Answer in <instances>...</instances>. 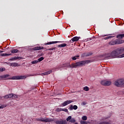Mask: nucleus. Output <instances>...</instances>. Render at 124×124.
I'll list each match as a JSON object with an SVG mask.
<instances>
[{"mask_svg":"<svg viewBox=\"0 0 124 124\" xmlns=\"http://www.w3.org/2000/svg\"><path fill=\"white\" fill-rule=\"evenodd\" d=\"M124 52V48L121 47L116 49L111 53H107L103 55V58L105 59H115V58H124V53L122 54Z\"/></svg>","mask_w":124,"mask_h":124,"instance_id":"obj_1","label":"nucleus"},{"mask_svg":"<svg viewBox=\"0 0 124 124\" xmlns=\"http://www.w3.org/2000/svg\"><path fill=\"white\" fill-rule=\"evenodd\" d=\"M90 62H91V61L90 60L80 61L76 63H73L71 65L69 63L67 65L66 67H68V68H77V67H82V66H84L85 64H88V63H90Z\"/></svg>","mask_w":124,"mask_h":124,"instance_id":"obj_2","label":"nucleus"},{"mask_svg":"<svg viewBox=\"0 0 124 124\" xmlns=\"http://www.w3.org/2000/svg\"><path fill=\"white\" fill-rule=\"evenodd\" d=\"M114 85L116 87H122L124 85V80L123 79H117L114 82Z\"/></svg>","mask_w":124,"mask_h":124,"instance_id":"obj_3","label":"nucleus"},{"mask_svg":"<svg viewBox=\"0 0 124 124\" xmlns=\"http://www.w3.org/2000/svg\"><path fill=\"white\" fill-rule=\"evenodd\" d=\"M25 78H27L26 76H14L10 79L11 80H21L22 79H25Z\"/></svg>","mask_w":124,"mask_h":124,"instance_id":"obj_4","label":"nucleus"},{"mask_svg":"<svg viewBox=\"0 0 124 124\" xmlns=\"http://www.w3.org/2000/svg\"><path fill=\"white\" fill-rule=\"evenodd\" d=\"M38 122H44V123H49L52 122V119L47 118L37 119Z\"/></svg>","mask_w":124,"mask_h":124,"instance_id":"obj_5","label":"nucleus"},{"mask_svg":"<svg viewBox=\"0 0 124 124\" xmlns=\"http://www.w3.org/2000/svg\"><path fill=\"white\" fill-rule=\"evenodd\" d=\"M101 84L102 85V86H110L111 85V81L102 80L101 81Z\"/></svg>","mask_w":124,"mask_h":124,"instance_id":"obj_6","label":"nucleus"},{"mask_svg":"<svg viewBox=\"0 0 124 124\" xmlns=\"http://www.w3.org/2000/svg\"><path fill=\"white\" fill-rule=\"evenodd\" d=\"M56 124H66L67 122L65 120H57L55 122Z\"/></svg>","mask_w":124,"mask_h":124,"instance_id":"obj_7","label":"nucleus"},{"mask_svg":"<svg viewBox=\"0 0 124 124\" xmlns=\"http://www.w3.org/2000/svg\"><path fill=\"white\" fill-rule=\"evenodd\" d=\"M72 101L71 100L65 101L63 103H62L61 105H62V106H66V105H68V104H70V103H72Z\"/></svg>","mask_w":124,"mask_h":124,"instance_id":"obj_8","label":"nucleus"},{"mask_svg":"<svg viewBox=\"0 0 124 124\" xmlns=\"http://www.w3.org/2000/svg\"><path fill=\"white\" fill-rule=\"evenodd\" d=\"M8 96H9V98H17V97H18V95L13 93L9 94Z\"/></svg>","mask_w":124,"mask_h":124,"instance_id":"obj_9","label":"nucleus"},{"mask_svg":"<svg viewBox=\"0 0 124 124\" xmlns=\"http://www.w3.org/2000/svg\"><path fill=\"white\" fill-rule=\"evenodd\" d=\"M110 118V116L106 115L102 116L101 118V121H106L107 120H108Z\"/></svg>","mask_w":124,"mask_h":124,"instance_id":"obj_10","label":"nucleus"},{"mask_svg":"<svg viewBox=\"0 0 124 124\" xmlns=\"http://www.w3.org/2000/svg\"><path fill=\"white\" fill-rule=\"evenodd\" d=\"M59 41H54V42H49L48 43H46V44H45V45H51V44H55L56 43H60Z\"/></svg>","mask_w":124,"mask_h":124,"instance_id":"obj_11","label":"nucleus"},{"mask_svg":"<svg viewBox=\"0 0 124 124\" xmlns=\"http://www.w3.org/2000/svg\"><path fill=\"white\" fill-rule=\"evenodd\" d=\"M7 77H9V75L7 74V75L0 76V80H3L4 79H6Z\"/></svg>","mask_w":124,"mask_h":124,"instance_id":"obj_12","label":"nucleus"},{"mask_svg":"<svg viewBox=\"0 0 124 124\" xmlns=\"http://www.w3.org/2000/svg\"><path fill=\"white\" fill-rule=\"evenodd\" d=\"M51 73H52V70L48 71L47 72L43 73L41 74V76H44V75H49V74H51Z\"/></svg>","mask_w":124,"mask_h":124,"instance_id":"obj_13","label":"nucleus"},{"mask_svg":"<svg viewBox=\"0 0 124 124\" xmlns=\"http://www.w3.org/2000/svg\"><path fill=\"white\" fill-rule=\"evenodd\" d=\"M71 110H77L78 109V107L76 105H74V106L73 105H71L70 107Z\"/></svg>","mask_w":124,"mask_h":124,"instance_id":"obj_14","label":"nucleus"},{"mask_svg":"<svg viewBox=\"0 0 124 124\" xmlns=\"http://www.w3.org/2000/svg\"><path fill=\"white\" fill-rule=\"evenodd\" d=\"M124 34H118L117 36V38H118V39H122L123 38H124Z\"/></svg>","mask_w":124,"mask_h":124,"instance_id":"obj_15","label":"nucleus"},{"mask_svg":"<svg viewBox=\"0 0 124 124\" xmlns=\"http://www.w3.org/2000/svg\"><path fill=\"white\" fill-rule=\"evenodd\" d=\"M124 40H116V44H122L123 43H124Z\"/></svg>","mask_w":124,"mask_h":124,"instance_id":"obj_16","label":"nucleus"},{"mask_svg":"<svg viewBox=\"0 0 124 124\" xmlns=\"http://www.w3.org/2000/svg\"><path fill=\"white\" fill-rule=\"evenodd\" d=\"M71 40L72 41H73V42H75V41H78V40H79V37H74L71 39Z\"/></svg>","mask_w":124,"mask_h":124,"instance_id":"obj_17","label":"nucleus"},{"mask_svg":"<svg viewBox=\"0 0 124 124\" xmlns=\"http://www.w3.org/2000/svg\"><path fill=\"white\" fill-rule=\"evenodd\" d=\"M42 49H43V47L41 46H36L33 48V49L35 50H42Z\"/></svg>","mask_w":124,"mask_h":124,"instance_id":"obj_18","label":"nucleus"},{"mask_svg":"<svg viewBox=\"0 0 124 124\" xmlns=\"http://www.w3.org/2000/svg\"><path fill=\"white\" fill-rule=\"evenodd\" d=\"M115 44H117V41H112L109 42V45H115Z\"/></svg>","mask_w":124,"mask_h":124,"instance_id":"obj_19","label":"nucleus"},{"mask_svg":"<svg viewBox=\"0 0 124 124\" xmlns=\"http://www.w3.org/2000/svg\"><path fill=\"white\" fill-rule=\"evenodd\" d=\"M11 66H19V64L17 63H10Z\"/></svg>","mask_w":124,"mask_h":124,"instance_id":"obj_20","label":"nucleus"},{"mask_svg":"<svg viewBox=\"0 0 124 124\" xmlns=\"http://www.w3.org/2000/svg\"><path fill=\"white\" fill-rule=\"evenodd\" d=\"M11 54H7V53H2L0 54L1 57H6V56H10Z\"/></svg>","mask_w":124,"mask_h":124,"instance_id":"obj_21","label":"nucleus"},{"mask_svg":"<svg viewBox=\"0 0 124 124\" xmlns=\"http://www.w3.org/2000/svg\"><path fill=\"white\" fill-rule=\"evenodd\" d=\"M83 90L85 91V92H89L90 91V88L88 86H85L83 88Z\"/></svg>","mask_w":124,"mask_h":124,"instance_id":"obj_22","label":"nucleus"},{"mask_svg":"<svg viewBox=\"0 0 124 124\" xmlns=\"http://www.w3.org/2000/svg\"><path fill=\"white\" fill-rule=\"evenodd\" d=\"M17 59H20L19 57H15V58H11L10 59V60H9V61H16V60H17Z\"/></svg>","mask_w":124,"mask_h":124,"instance_id":"obj_23","label":"nucleus"},{"mask_svg":"<svg viewBox=\"0 0 124 124\" xmlns=\"http://www.w3.org/2000/svg\"><path fill=\"white\" fill-rule=\"evenodd\" d=\"M11 53L16 54V53H18V49H13L11 50Z\"/></svg>","mask_w":124,"mask_h":124,"instance_id":"obj_24","label":"nucleus"},{"mask_svg":"<svg viewBox=\"0 0 124 124\" xmlns=\"http://www.w3.org/2000/svg\"><path fill=\"white\" fill-rule=\"evenodd\" d=\"M78 58H79V55H77L74 57H72V59L73 60V61H76V60H77Z\"/></svg>","mask_w":124,"mask_h":124,"instance_id":"obj_25","label":"nucleus"},{"mask_svg":"<svg viewBox=\"0 0 124 124\" xmlns=\"http://www.w3.org/2000/svg\"><path fill=\"white\" fill-rule=\"evenodd\" d=\"M71 119H72L71 116H68V118L66 119L67 122H70V121L71 120Z\"/></svg>","mask_w":124,"mask_h":124,"instance_id":"obj_26","label":"nucleus"},{"mask_svg":"<svg viewBox=\"0 0 124 124\" xmlns=\"http://www.w3.org/2000/svg\"><path fill=\"white\" fill-rule=\"evenodd\" d=\"M66 46V44H62L58 46V47H65Z\"/></svg>","mask_w":124,"mask_h":124,"instance_id":"obj_27","label":"nucleus"},{"mask_svg":"<svg viewBox=\"0 0 124 124\" xmlns=\"http://www.w3.org/2000/svg\"><path fill=\"white\" fill-rule=\"evenodd\" d=\"M44 60V58L43 57H42L38 59V62H42Z\"/></svg>","mask_w":124,"mask_h":124,"instance_id":"obj_28","label":"nucleus"},{"mask_svg":"<svg viewBox=\"0 0 124 124\" xmlns=\"http://www.w3.org/2000/svg\"><path fill=\"white\" fill-rule=\"evenodd\" d=\"M75 122H76V120H75V119L73 118L70 120V123H75Z\"/></svg>","mask_w":124,"mask_h":124,"instance_id":"obj_29","label":"nucleus"},{"mask_svg":"<svg viewBox=\"0 0 124 124\" xmlns=\"http://www.w3.org/2000/svg\"><path fill=\"white\" fill-rule=\"evenodd\" d=\"M37 62H38V61L34 60L31 62V63H32V64H35V63H37Z\"/></svg>","mask_w":124,"mask_h":124,"instance_id":"obj_30","label":"nucleus"},{"mask_svg":"<svg viewBox=\"0 0 124 124\" xmlns=\"http://www.w3.org/2000/svg\"><path fill=\"white\" fill-rule=\"evenodd\" d=\"M82 120H83V121H87V116H82Z\"/></svg>","mask_w":124,"mask_h":124,"instance_id":"obj_31","label":"nucleus"},{"mask_svg":"<svg viewBox=\"0 0 124 124\" xmlns=\"http://www.w3.org/2000/svg\"><path fill=\"white\" fill-rule=\"evenodd\" d=\"M6 105H3L0 106V109H2V108H5L6 107Z\"/></svg>","mask_w":124,"mask_h":124,"instance_id":"obj_32","label":"nucleus"},{"mask_svg":"<svg viewBox=\"0 0 124 124\" xmlns=\"http://www.w3.org/2000/svg\"><path fill=\"white\" fill-rule=\"evenodd\" d=\"M56 112H61L62 111V108H58L56 109Z\"/></svg>","mask_w":124,"mask_h":124,"instance_id":"obj_33","label":"nucleus"},{"mask_svg":"<svg viewBox=\"0 0 124 124\" xmlns=\"http://www.w3.org/2000/svg\"><path fill=\"white\" fill-rule=\"evenodd\" d=\"M81 124H88V122L86 121H81L80 122Z\"/></svg>","mask_w":124,"mask_h":124,"instance_id":"obj_34","label":"nucleus"},{"mask_svg":"<svg viewBox=\"0 0 124 124\" xmlns=\"http://www.w3.org/2000/svg\"><path fill=\"white\" fill-rule=\"evenodd\" d=\"M57 49V47H53V48H49L48 50H49V51H51V50H56Z\"/></svg>","mask_w":124,"mask_h":124,"instance_id":"obj_35","label":"nucleus"},{"mask_svg":"<svg viewBox=\"0 0 124 124\" xmlns=\"http://www.w3.org/2000/svg\"><path fill=\"white\" fill-rule=\"evenodd\" d=\"M86 104H87V102H84V101H83L81 103V105H83V106L86 105Z\"/></svg>","mask_w":124,"mask_h":124,"instance_id":"obj_36","label":"nucleus"},{"mask_svg":"<svg viewBox=\"0 0 124 124\" xmlns=\"http://www.w3.org/2000/svg\"><path fill=\"white\" fill-rule=\"evenodd\" d=\"M62 111H64V112H67L68 111L66 108H62Z\"/></svg>","mask_w":124,"mask_h":124,"instance_id":"obj_37","label":"nucleus"},{"mask_svg":"<svg viewBox=\"0 0 124 124\" xmlns=\"http://www.w3.org/2000/svg\"><path fill=\"white\" fill-rule=\"evenodd\" d=\"M112 37H113V36H108L107 37L105 38L106 39H109L110 38H112Z\"/></svg>","mask_w":124,"mask_h":124,"instance_id":"obj_38","label":"nucleus"},{"mask_svg":"<svg viewBox=\"0 0 124 124\" xmlns=\"http://www.w3.org/2000/svg\"><path fill=\"white\" fill-rule=\"evenodd\" d=\"M4 70H5V68H3L2 67L0 68V71L2 72V71H4Z\"/></svg>","mask_w":124,"mask_h":124,"instance_id":"obj_39","label":"nucleus"},{"mask_svg":"<svg viewBox=\"0 0 124 124\" xmlns=\"http://www.w3.org/2000/svg\"><path fill=\"white\" fill-rule=\"evenodd\" d=\"M4 98H9L8 95H6L4 96Z\"/></svg>","mask_w":124,"mask_h":124,"instance_id":"obj_40","label":"nucleus"},{"mask_svg":"<svg viewBox=\"0 0 124 124\" xmlns=\"http://www.w3.org/2000/svg\"><path fill=\"white\" fill-rule=\"evenodd\" d=\"M0 53H3V51L0 50Z\"/></svg>","mask_w":124,"mask_h":124,"instance_id":"obj_41","label":"nucleus"},{"mask_svg":"<svg viewBox=\"0 0 124 124\" xmlns=\"http://www.w3.org/2000/svg\"><path fill=\"white\" fill-rule=\"evenodd\" d=\"M30 76H34V75H31Z\"/></svg>","mask_w":124,"mask_h":124,"instance_id":"obj_42","label":"nucleus"},{"mask_svg":"<svg viewBox=\"0 0 124 124\" xmlns=\"http://www.w3.org/2000/svg\"><path fill=\"white\" fill-rule=\"evenodd\" d=\"M75 124H78V123H76Z\"/></svg>","mask_w":124,"mask_h":124,"instance_id":"obj_43","label":"nucleus"},{"mask_svg":"<svg viewBox=\"0 0 124 124\" xmlns=\"http://www.w3.org/2000/svg\"><path fill=\"white\" fill-rule=\"evenodd\" d=\"M100 124H102V123H100Z\"/></svg>","mask_w":124,"mask_h":124,"instance_id":"obj_44","label":"nucleus"}]
</instances>
